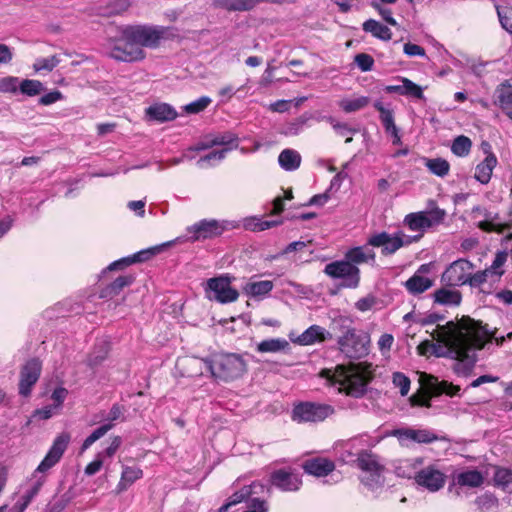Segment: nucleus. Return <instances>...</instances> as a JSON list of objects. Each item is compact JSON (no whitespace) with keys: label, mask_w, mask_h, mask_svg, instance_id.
<instances>
[{"label":"nucleus","mask_w":512,"mask_h":512,"mask_svg":"<svg viewBox=\"0 0 512 512\" xmlns=\"http://www.w3.org/2000/svg\"><path fill=\"white\" fill-rule=\"evenodd\" d=\"M425 166L428 168V170L438 176V177H445L450 170V164L448 161L442 158H425L424 159Z\"/></svg>","instance_id":"obj_43"},{"label":"nucleus","mask_w":512,"mask_h":512,"mask_svg":"<svg viewBox=\"0 0 512 512\" xmlns=\"http://www.w3.org/2000/svg\"><path fill=\"white\" fill-rule=\"evenodd\" d=\"M70 439V434L67 432H63L55 438L48 453L33 473L32 480L34 483L28 492V500L33 498L39 492L46 480L44 473L49 471L60 461L69 445Z\"/></svg>","instance_id":"obj_5"},{"label":"nucleus","mask_w":512,"mask_h":512,"mask_svg":"<svg viewBox=\"0 0 512 512\" xmlns=\"http://www.w3.org/2000/svg\"><path fill=\"white\" fill-rule=\"evenodd\" d=\"M433 337L438 344L422 342L417 347L420 355H448L457 360L474 362L475 351L483 348L486 342L495 339L500 345L506 338L510 339L512 333H508L506 337H498L495 333L490 334L473 319L463 317L458 322L449 321L445 325H438Z\"/></svg>","instance_id":"obj_1"},{"label":"nucleus","mask_w":512,"mask_h":512,"mask_svg":"<svg viewBox=\"0 0 512 512\" xmlns=\"http://www.w3.org/2000/svg\"><path fill=\"white\" fill-rule=\"evenodd\" d=\"M59 62L60 61L56 56H51L48 58H39L33 64V68L37 72H40V71L50 72L59 64Z\"/></svg>","instance_id":"obj_57"},{"label":"nucleus","mask_w":512,"mask_h":512,"mask_svg":"<svg viewBox=\"0 0 512 512\" xmlns=\"http://www.w3.org/2000/svg\"><path fill=\"white\" fill-rule=\"evenodd\" d=\"M376 302H377L376 297L370 294V295H367V296L359 299L355 303V307L357 310H359L361 312H366V311L371 310L375 306Z\"/></svg>","instance_id":"obj_62"},{"label":"nucleus","mask_w":512,"mask_h":512,"mask_svg":"<svg viewBox=\"0 0 512 512\" xmlns=\"http://www.w3.org/2000/svg\"><path fill=\"white\" fill-rule=\"evenodd\" d=\"M19 80L17 77H3L0 78V92L2 93H14L19 88Z\"/></svg>","instance_id":"obj_58"},{"label":"nucleus","mask_w":512,"mask_h":512,"mask_svg":"<svg viewBox=\"0 0 512 512\" xmlns=\"http://www.w3.org/2000/svg\"><path fill=\"white\" fill-rule=\"evenodd\" d=\"M290 349L289 342L284 338H270L259 342L256 350L259 353L286 352Z\"/></svg>","instance_id":"obj_35"},{"label":"nucleus","mask_w":512,"mask_h":512,"mask_svg":"<svg viewBox=\"0 0 512 512\" xmlns=\"http://www.w3.org/2000/svg\"><path fill=\"white\" fill-rule=\"evenodd\" d=\"M423 464V457L401 459L395 463L394 470L399 477L413 479L415 482L417 474Z\"/></svg>","instance_id":"obj_23"},{"label":"nucleus","mask_w":512,"mask_h":512,"mask_svg":"<svg viewBox=\"0 0 512 512\" xmlns=\"http://www.w3.org/2000/svg\"><path fill=\"white\" fill-rule=\"evenodd\" d=\"M211 102V98L208 96H202L197 100L185 105L183 109L188 114H197L205 110L211 104Z\"/></svg>","instance_id":"obj_53"},{"label":"nucleus","mask_w":512,"mask_h":512,"mask_svg":"<svg viewBox=\"0 0 512 512\" xmlns=\"http://www.w3.org/2000/svg\"><path fill=\"white\" fill-rule=\"evenodd\" d=\"M496 9L501 26L512 34V7L497 6Z\"/></svg>","instance_id":"obj_54"},{"label":"nucleus","mask_w":512,"mask_h":512,"mask_svg":"<svg viewBox=\"0 0 512 512\" xmlns=\"http://www.w3.org/2000/svg\"><path fill=\"white\" fill-rule=\"evenodd\" d=\"M335 412L331 405L304 402L296 405L292 412V419L301 422H320Z\"/></svg>","instance_id":"obj_13"},{"label":"nucleus","mask_w":512,"mask_h":512,"mask_svg":"<svg viewBox=\"0 0 512 512\" xmlns=\"http://www.w3.org/2000/svg\"><path fill=\"white\" fill-rule=\"evenodd\" d=\"M447 476L437 463L421 466L415 484L431 493L438 492L446 484Z\"/></svg>","instance_id":"obj_14"},{"label":"nucleus","mask_w":512,"mask_h":512,"mask_svg":"<svg viewBox=\"0 0 512 512\" xmlns=\"http://www.w3.org/2000/svg\"><path fill=\"white\" fill-rule=\"evenodd\" d=\"M165 33L166 29L159 26L138 25L126 28L127 38L136 42L142 49L143 47H157Z\"/></svg>","instance_id":"obj_9"},{"label":"nucleus","mask_w":512,"mask_h":512,"mask_svg":"<svg viewBox=\"0 0 512 512\" xmlns=\"http://www.w3.org/2000/svg\"><path fill=\"white\" fill-rule=\"evenodd\" d=\"M271 483L282 491H297L302 485V481L298 474L280 469L271 475Z\"/></svg>","instance_id":"obj_18"},{"label":"nucleus","mask_w":512,"mask_h":512,"mask_svg":"<svg viewBox=\"0 0 512 512\" xmlns=\"http://www.w3.org/2000/svg\"><path fill=\"white\" fill-rule=\"evenodd\" d=\"M374 107L380 113V120L385 130H394V126L396 125L394 123L393 111L386 108L381 101H376Z\"/></svg>","instance_id":"obj_46"},{"label":"nucleus","mask_w":512,"mask_h":512,"mask_svg":"<svg viewBox=\"0 0 512 512\" xmlns=\"http://www.w3.org/2000/svg\"><path fill=\"white\" fill-rule=\"evenodd\" d=\"M363 30L384 41H388L392 37L391 30L387 26L374 19L365 21L363 23Z\"/></svg>","instance_id":"obj_39"},{"label":"nucleus","mask_w":512,"mask_h":512,"mask_svg":"<svg viewBox=\"0 0 512 512\" xmlns=\"http://www.w3.org/2000/svg\"><path fill=\"white\" fill-rule=\"evenodd\" d=\"M497 162L498 161L494 153H489L485 159L476 166L474 174L475 179L481 184H487L491 179Z\"/></svg>","instance_id":"obj_30"},{"label":"nucleus","mask_w":512,"mask_h":512,"mask_svg":"<svg viewBox=\"0 0 512 512\" xmlns=\"http://www.w3.org/2000/svg\"><path fill=\"white\" fill-rule=\"evenodd\" d=\"M493 479L496 486L506 488L512 484V470L507 468H497Z\"/></svg>","instance_id":"obj_55"},{"label":"nucleus","mask_w":512,"mask_h":512,"mask_svg":"<svg viewBox=\"0 0 512 512\" xmlns=\"http://www.w3.org/2000/svg\"><path fill=\"white\" fill-rule=\"evenodd\" d=\"M321 376L326 378L330 385L336 386L339 392L357 398L365 393L366 386L372 377V371L371 365L358 363L325 369L321 372Z\"/></svg>","instance_id":"obj_2"},{"label":"nucleus","mask_w":512,"mask_h":512,"mask_svg":"<svg viewBox=\"0 0 512 512\" xmlns=\"http://www.w3.org/2000/svg\"><path fill=\"white\" fill-rule=\"evenodd\" d=\"M268 508L263 500H259L258 498L252 499L248 504V509L244 512H267Z\"/></svg>","instance_id":"obj_64"},{"label":"nucleus","mask_w":512,"mask_h":512,"mask_svg":"<svg viewBox=\"0 0 512 512\" xmlns=\"http://www.w3.org/2000/svg\"><path fill=\"white\" fill-rule=\"evenodd\" d=\"M456 482L460 486L476 488V487H480L483 484L484 477L477 470H468V471L459 473L456 476Z\"/></svg>","instance_id":"obj_40"},{"label":"nucleus","mask_w":512,"mask_h":512,"mask_svg":"<svg viewBox=\"0 0 512 512\" xmlns=\"http://www.w3.org/2000/svg\"><path fill=\"white\" fill-rule=\"evenodd\" d=\"M369 102L367 96L345 97L338 101V106L345 113H353L365 108Z\"/></svg>","instance_id":"obj_38"},{"label":"nucleus","mask_w":512,"mask_h":512,"mask_svg":"<svg viewBox=\"0 0 512 512\" xmlns=\"http://www.w3.org/2000/svg\"><path fill=\"white\" fill-rule=\"evenodd\" d=\"M280 167L286 171H294L301 164V155L294 149H284L278 156Z\"/></svg>","instance_id":"obj_36"},{"label":"nucleus","mask_w":512,"mask_h":512,"mask_svg":"<svg viewBox=\"0 0 512 512\" xmlns=\"http://www.w3.org/2000/svg\"><path fill=\"white\" fill-rule=\"evenodd\" d=\"M213 146H222L221 149H227V153L238 147V138L232 133H223L214 136L210 140H206L197 144L194 147H191L189 150L191 151H203L207 150Z\"/></svg>","instance_id":"obj_20"},{"label":"nucleus","mask_w":512,"mask_h":512,"mask_svg":"<svg viewBox=\"0 0 512 512\" xmlns=\"http://www.w3.org/2000/svg\"><path fill=\"white\" fill-rule=\"evenodd\" d=\"M427 265H421L420 268L405 282V288L412 295L421 294L433 286V280L426 277L424 273L428 272Z\"/></svg>","instance_id":"obj_19"},{"label":"nucleus","mask_w":512,"mask_h":512,"mask_svg":"<svg viewBox=\"0 0 512 512\" xmlns=\"http://www.w3.org/2000/svg\"><path fill=\"white\" fill-rule=\"evenodd\" d=\"M226 154L227 149L214 150L209 154L205 155L204 157H201L197 161V166L203 169L210 165H214L215 163L222 161L226 157Z\"/></svg>","instance_id":"obj_47"},{"label":"nucleus","mask_w":512,"mask_h":512,"mask_svg":"<svg viewBox=\"0 0 512 512\" xmlns=\"http://www.w3.org/2000/svg\"><path fill=\"white\" fill-rule=\"evenodd\" d=\"M232 279L228 274L208 279L205 286L207 297L222 304L235 302L239 293L231 286Z\"/></svg>","instance_id":"obj_7"},{"label":"nucleus","mask_w":512,"mask_h":512,"mask_svg":"<svg viewBox=\"0 0 512 512\" xmlns=\"http://www.w3.org/2000/svg\"><path fill=\"white\" fill-rule=\"evenodd\" d=\"M282 222L280 220H264L261 217L252 216L244 219L243 225L247 230L251 231H264L275 227Z\"/></svg>","instance_id":"obj_41"},{"label":"nucleus","mask_w":512,"mask_h":512,"mask_svg":"<svg viewBox=\"0 0 512 512\" xmlns=\"http://www.w3.org/2000/svg\"><path fill=\"white\" fill-rule=\"evenodd\" d=\"M473 264L466 259H458L451 263L443 272L441 280L448 286H461L467 284Z\"/></svg>","instance_id":"obj_15"},{"label":"nucleus","mask_w":512,"mask_h":512,"mask_svg":"<svg viewBox=\"0 0 512 512\" xmlns=\"http://www.w3.org/2000/svg\"><path fill=\"white\" fill-rule=\"evenodd\" d=\"M340 350L349 358H361L368 354L369 337L349 329L338 340Z\"/></svg>","instance_id":"obj_12"},{"label":"nucleus","mask_w":512,"mask_h":512,"mask_svg":"<svg viewBox=\"0 0 512 512\" xmlns=\"http://www.w3.org/2000/svg\"><path fill=\"white\" fill-rule=\"evenodd\" d=\"M421 381L424 382L427 389L431 392L435 393H445L447 395H456L460 388L458 386H454L446 381L438 383V380L435 377L429 376L427 374L421 375Z\"/></svg>","instance_id":"obj_33"},{"label":"nucleus","mask_w":512,"mask_h":512,"mask_svg":"<svg viewBox=\"0 0 512 512\" xmlns=\"http://www.w3.org/2000/svg\"><path fill=\"white\" fill-rule=\"evenodd\" d=\"M471 147V140L468 137L461 135L454 139L451 150L456 156L465 157L470 153Z\"/></svg>","instance_id":"obj_45"},{"label":"nucleus","mask_w":512,"mask_h":512,"mask_svg":"<svg viewBox=\"0 0 512 512\" xmlns=\"http://www.w3.org/2000/svg\"><path fill=\"white\" fill-rule=\"evenodd\" d=\"M303 469L307 474L324 477L335 469V464L327 458L317 457L306 460L303 464Z\"/></svg>","instance_id":"obj_24"},{"label":"nucleus","mask_w":512,"mask_h":512,"mask_svg":"<svg viewBox=\"0 0 512 512\" xmlns=\"http://www.w3.org/2000/svg\"><path fill=\"white\" fill-rule=\"evenodd\" d=\"M258 5V0H212V6L216 9L228 12L250 11Z\"/></svg>","instance_id":"obj_27"},{"label":"nucleus","mask_w":512,"mask_h":512,"mask_svg":"<svg viewBox=\"0 0 512 512\" xmlns=\"http://www.w3.org/2000/svg\"><path fill=\"white\" fill-rule=\"evenodd\" d=\"M227 229V221L203 219L187 227V240L190 242H197L212 239L222 235V233Z\"/></svg>","instance_id":"obj_8"},{"label":"nucleus","mask_w":512,"mask_h":512,"mask_svg":"<svg viewBox=\"0 0 512 512\" xmlns=\"http://www.w3.org/2000/svg\"><path fill=\"white\" fill-rule=\"evenodd\" d=\"M426 217V222L428 223V228H431L433 226H437L441 224L445 217H446V211L439 208V207H433L428 211H422Z\"/></svg>","instance_id":"obj_50"},{"label":"nucleus","mask_w":512,"mask_h":512,"mask_svg":"<svg viewBox=\"0 0 512 512\" xmlns=\"http://www.w3.org/2000/svg\"><path fill=\"white\" fill-rule=\"evenodd\" d=\"M402 446H408L409 443L429 444L437 441L438 436L429 429L402 428L393 432Z\"/></svg>","instance_id":"obj_16"},{"label":"nucleus","mask_w":512,"mask_h":512,"mask_svg":"<svg viewBox=\"0 0 512 512\" xmlns=\"http://www.w3.org/2000/svg\"><path fill=\"white\" fill-rule=\"evenodd\" d=\"M41 373V362L38 359H31L23 366L20 374L19 393L27 397L32 387L38 381Z\"/></svg>","instance_id":"obj_17"},{"label":"nucleus","mask_w":512,"mask_h":512,"mask_svg":"<svg viewBox=\"0 0 512 512\" xmlns=\"http://www.w3.org/2000/svg\"><path fill=\"white\" fill-rule=\"evenodd\" d=\"M325 329L318 325H312L308 329H306L302 334L297 337H293V334H290V340L298 345L308 346L313 345L317 342H322L325 340Z\"/></svg>","instance_id":"obj_26"},{"label":"nucleus","mask_w":512,"mask_h":512,"mask_svg":"<svg viewBox=\"0 0 512 512\" xmlns=\"http://www.w3.org/2000/svg\"><path fill=\"white\" fill-rule=\"evenodd\" d=\"M68 395V391L64 387H57L51 395V400L56 409L60 410L62 408L63 402L65 401Z\"/></svg>","instance_id":"obj_61"},{"label":"nucleus","mask_w":512,"mask_h":512,"mask_svg":"<svg viewBox=\"0 0 512 512\" xmlns=\"http://www.w3.org/2000/svg\"><path fill=\"white\" fill-rule=\"evenodd\" d=\"M260 488L263 490L264 486L260 483H253L250 486H246L242 488L240 491L235 492L228 500V502L224 505H222L218 512H226L230 507L240 503L243 499L246 497L257 493L256 489Z\"/></svg>","instance_id":"obj_37"},{"label":"nucleus","mask_w":512,"mask_h":512,"mask_svg":"<svg viewBox=\"0 0 512 512\" xmlns=\"http://www.w3.org/2000/svg\"><path fill=\"white\" fill-rule=\"evenodd\" d=\"M324 273L333 279H343L344 286L348 288H357L360 283L359 268L346 258L327 264Z\"/></svg>","instance_id":"obj_10"},{"label":"nucleus","mask_w":512,"mask_h":512,"mask_svg":"<svg viewBox=\"0 0 512 512\" xmlns=\"http://www.w3.org/2000/svg\"><path fill=\"white\" fill-rule=\"evenodd\" d=\"M473 213L484 216L485 219L478 223V227L486 232L495 231L502 233L505 230H508L512 225V219H510L508 222L502 223L498 220L497 215H492V213L488 212L486 209L480 206L473 208Z\"/></svg>","instance_id":"obj_21"},{"label":"nucleus","mask_w":512,"mask_h":512,"mask_svg":"<svg viewBox=\"0 0 512 512\" xmlns=\"http://www.w3.org/2000/svg\"><path fill=\"white\" fill-rule=\"evenodd\" d=\"M162 246H156L150 249L139 251L132 256L121 258L117 261L112 262L108 269L110 270H121L134 263L143 262L148 260L150 257L161 251Z\"/></svg>","instance_id":"obj_25"},{"label":"nucleus","mask_w":512,"mask_h":512,"mask_svg":"<svg viewBox=\"0 0 512 512\" xmlns=\"http://www.w3.org/2000/svg\"><path fill=\"white\" fill-rule=\"evenodd\" d=\"M434 303L443 306H458L461 303L462 295L453 286L442 287L433 293Z\"/></svg>","instance_id":"obj_28"},{"label":"nucleus","mask_w":512,"mask_h":512,"mask_svg":"<svg viewBox=\"0 0 512 512\" xmlns=\"http://www.w3.org/2000/svg\"><path fill=\"white\" fill-rule=\"evenodd\" d=\"M355 63L359 67V69L363 72H367L372 70L374 65V59L372 56L366 53H360L355 56Z\"/></svg>","instance_id":"obj_60"},{"label":"nucleus","mask_w":512,"mask_h":512,"mask_svg":"<svg viewBox=\"0 0 512 512\" xmlns=\"http://www.w3.org/2000/svg\"><path fill=\"white\" fill-rule=\"evenodd\" d=\"M195 365L203 364L211 375L223 381H230L242 376L246 371V363L241 356L233 353L217 354L210 359H191Z\"/></svg>","instance_id":"obj_3"},{"label":"nucleus","mask_w":512,"mask_h":512,"mask_svg":"<svg viewBox=\"0 0 512 512\" xmlns=\"http://www.w3.org/2000/svg\"><path fill=\"white\" fill-rule=\"evenodd\" d=\"M404 223L407 227L414 232L423 233L428 229L426 217L423 212L410 213L405 216ZM420 237L422 234L419 235Z\"/></svg>","instance_id":"obj_42"},{"label":"nucleus","mask_w":512,"mask_h":512,"mask_svg":"<svg viewBox=\"0 0 512 512\" xmlns=\"http://www.w3.org/2000/svg\"><path fill=\"white\" fill-rule=\"evenodd\" d=\"M146 115L159 122L169 121L176 118V111L168 104H155L146 109Z\"/></svg>","instance_id":"obj_34"},{"label":"nucleus","mask_w":512,"mask_h":512,"mask_svg":"<svg viewBox=\"0 0 512 512\" xmlns=\"http://www.w3.org/2000/svg\"><path fill=\"white\" fill-rule=\"evenodd\" d=\"M274 287V284L270 280L260 281H249L247 282L242 290L243 293L252 298H262L269 294Z\"/></svg>","instance_id":"obj_32"},{"label":"nucleus","mask_w":512,"mask_h":512,"mask_svg":"<svg viewBox=\"0 0 512 512\" xmlns=\"http://www.w3.org/2000/svg\"><path fill=\"white\" fill-rule=\"evenodd\" d=\"M393 343H394V337L392 334H388V333L382 334L378 340V347H379L381 353L383 355L387 354L391 350Z\"/></svg>","instance_id":"obj_63"},{"label":"nucleus","mask_w":512,"mask_h":512,"mask_svg":"<svg viewBox=\"0 0 512 512\" xmlns=\"http://www.w3.org/2000/svg\"><path fill=\"white\" fill-rule=\"evenodd\" d=\"M393 385L399 388L400 394L406 396L410 390L411 381L410 379L401 372H395L392 375Z\"/></svg>","instance_id":"obj_56"},{"label":"nucleus","mask_w":512,"mask_h":512,"mask_svg":"<svg viewBox=\"0 0 512 512\" xmlns=\"http://www.w3.org/2000/svg\"><path fill=\"white\" fill-rule=\"evenodd\" d=\"M345 258L352 263V265H359L368 262H375V252L368 246H357L349 249L345 253Z\"/></svg>","instance_id":"obj_31"},{"label":"nucleus","mask_w":512,"mask_h":512,"mask_svg":"<svg viewBox=\"0 0 512 512\" xmlns=\"http://www.w3.org/2000/svg\"><path fill=\"white\" fill-rule=\"evenodd\" d=\"M326 120L331 125V127L336 132V134L341 137L353 135V134L357 133V131H358L356 128H352L347 123L340 122L334 117H331V116L327 117Z\"/></svg>","instance_id":"obj_51"},{"label":"nucleus","mask_w":512,"mask_h":512,"mask_svg":"<svg viewBox=\"0 0 512 512\" xmlns=\"http://www.w3.org/2000/svg\"><path fill=\"white\" fill-rule=\"evenodd\" d=\"M419 239L420 236H409L403 231H397L394 234L380 232L371 235L368 238L367 245L381 248L382 254L387 256L394 254L400 248L408 246L411 243L418 241Z\"/></svg>","instance_id":"obj_6"},{"label":"nucleus","mask_w":512,"mask_h":512,"mask_svg":"<svg viewBox=\"0 0 512 512\" xmlns=\"http://www.w3.org/2000/svg\"><path fill=\"white\" fill-rule=\"evenodd\" d=\"M491 275V269H485L483 271H478L474 274H472V271L469 275V280L467 281V284H469L472 287H478L481 284L485 283L487 281V278Z\"/></svg>","instance_id":"obj_59"},{"label":"nucleus","mask_w":512,"mask_h":512,"mask_svg":"<svg viewBox=\"0 0 512 512\" xmlns=\"http://www.w3.org/2000/svg\"><path fill=\"white\" fill-rule=\"evenodd\" d=\"M108 54L111 58L123 62H136L145 58L144 50L127 38L126 29L121 38L110 46Z\"/></svg>","instance_id":"obj_11"},{"label":"nucleus","mask_w":512,"mask_h":512,"mask_svg":"<svg viewBox=\"0 0 512 512\" xmlns=\"http://www.w3.org/2000/svg\"><path fill=\"white\" fill-rule=\"evenodd\" d=\"M113 424L107 423L104 424L97 429H95L83 442L81 451L87 450L93 443L102 438L110 429H112Z\"/></svg>","instance_id":"obj_49"},{"label":"nucleus","mask_w":512,"mask_h":512,"mask_svg":"<svg viewBox=\"0 0 512 512\" xmlns=\"http://www.w3.org/2000/svg\"><path fill=\"white\" fill-rule=\"evenodd\" d=\"M143 477V471L138 466H123L120 480L116 486V493L126 491L134 482Z\"/></svg>","instance_id":"obj_29"},{"label":"nucleus","mask_w":512,"mask_h":512,"mask_svg":"<svg viewBox=\"0 0 512 512\" xmlns=\"http://www.w3.org/2000/svg\"><path fill=\"white\" fill-rule=\"evenodd\" d=\"M134 278L130 275L119 276L115 281H113L109 286H107L103 292L102 297L114 296L119 294V292L126 286L132 284Z\"/></svg>","instance_id":"obj_44"},{"label":"nucleus","mask_w":512,"mask_h":512,"mask_svg":"<svg viewBox=\"0 0 512 512\" xmlns=\"http://www.w3.org/2000/svg\"><path fill=\"white\" fill-rule=\"evenodd\" d=\"M400 81L403 83V96L413 97L416 99L424 98L423 89L419 85L405 77H401Z\"/></svg>","instance_id":"obj_48"},{"label":"nucleus","mask_w":512,"mask_h":512,"mask_svg":"<svg viewBox=\"0 0 512 512\" xmlns=\"http://www.w3.org/2000/svg\"><path fill=\"white\" fill-rule=\"evenodd\" d=\"M19 89L23 94L28 96H35L43 91L44 87L43 84L38 80L27 79L20 83Z\"/></svg>","instance_id":"obj_52"},{"label":"nucleus","mask_w":512,"mask_h":512,"mask_svg":"<svg viewBox=\"0 0 512 512\" xmlns=\"http://www.w3.org/2000/svg\"><path fill=\"white\" fill-rule=\"evenodd\" d=\"M495 104L512 120V78L505 80L495 90Z\"/></svg>","instance_id":"obj_22"},{"label":"nucleus","mask_w":512,"mask_h":512,"mask_svg":"<svg viewBox=\"0 0 512 512\" xmlns=\"http://www.w3.org/2000/svg\"><path fill=\"white\" fill-rule=\"evenodd\" d=\"M356 439L349 440L345 444L347 456H356V465L362 471L361 482L371 490H375L384 484V466L378 461V457L366 450L353 454L350 448L355 446Z\"/></svg>","instance_id":"obj_4"}]
</instances>
